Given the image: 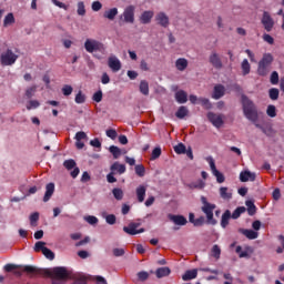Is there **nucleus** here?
<instances>
[{"mask_svg": "<svg viewBox=\"0 0 284 284\" xmlns=\"http://www.w3.org/2000/svg\"><path fill=\"white\" fill-rule=\"evenodd\" d=\"M23 272L34 274L36 276H49V278H58L59 281H68V278H70V273H68V268L64 266H57L50 271L48 268H38L32 265H27L23 267Z\"/></svg>", "mask_w": 284, "mask_h": 284, "instance_id": "f257e3e1", "label": "nucleus"}, {"mask_svg": "<svg viewBox=\"0 0 284 284\" xmlns=\"http://www.w3.org/2000/svg\"><path fill=\"white\" fill-rule=\"evenodd\" d=\"M242 108L244 112V116L254 123L255 128L262 130L264 134H267V131L263 128V125L256 123L258 121V110L256 109V104L247 95L242 94Z\"/></svg>", "mask_w": 284, "mask_h": 284, "instance_id": "f03ea898", "label": "nucleus"}, {"mask_svg": "<svg viewBox=\"0 0 284 284\" xmlns=\"http://www.w3.org/2000/svg\"><path fill=\"white\" fill-rule=\"evenodd\" d=\"M201 203H202L201 210L203 214H205L206 216L207 225H216L219 223V221L214 219V211L216 210V204L207 202V197L203 195L201 196Z\"/></svg>", "mask_w": 284, "mask_h": 284, "instance_id": "7ed1b4c3", "label": "nucleus"}, {"mask_svg": "<svg viewBox=\"0 0 284 284\" xmlns=\"http://www.w3.org/2000/svg\"><path fill=\"white\" fill-rule=\"evenodd\" d=\"M272 63H274V57L272 53H264L257 64L258 77H267V74H270V70L272 69Z\"/></svg>", "mask_w": 284, "mask_h": 284, "instance_id": "20e7f679", "label": "nucleus"}, {"mask_svg": "<svg viewBox=\"0 0 284 284\" xmlns=\"http://www.w3.org/2000/svg\"><path fill=\"white\" fill-rule=\"evenodd\" d=\"M84 50L90 54L93 52H105V44L94 39H87L84 42Z\"/></svg>", "mask_w": 284, "mask_h": 284, "instance_id": "39448f33", "label": "nucleus"}, {"mask_svg": "<svg viewBox=\"0 0 284 284\" xmlns=\"http://www.w3.org/2000/svg\"><path fill=\"white\" fill-rule=\"evenodd\" d=\"M17 59H19V55L17 53L12 52V49H7L0 55V63L3 67L14 65V63H17Z\"/></svg>", "mask_w": 284, "mask_h": 284, "instance_id": "423d86ee", "label": "nucleus"}, {"mask_svg": "<svg viewBox=\"0 0 284 284\" xmlns=\"http://www.w3.org/2000/svg\"><path fill=\"white\" fill-rule=\"evenodd\" d=\"M206 119L210 121V123H212V125L214 128H216L217 130L223 128V125L225 124V115L222 113H214V112H209L206 114Z\"/></svg>", "mask_w": 284, "mask_h": 284, "instance_id": "0eeeda50", "label": "nucleus"}, {"mask_svg": "<svg viewBox=\"0 0 284 284\" xmlns=\"http://www.w3.org/2000/svg\"><path fill=\"white\" fill-rule=\"evenodd\" d=\"M139 227H141L140 222H130L128 226H123V232H125V234H129V236H136V234H143V232H145V229Z\"/></svg>", "mask_w": 284, "mask_h": 284, "instance_id": "6e6552de", "label": "nucleus"}, {"mask_svg": "<svg viewBox=\"0 0 284 284\" xmlns=\"http://www.w3.org/2000/svg\"><path fill=\"white\" fill-rule=\"evenodd\" d=\"M261 23L266 32H272V30H274V19L270 16V12H263Z\"/></svg>", "mask_w": 284, "mask_h": 284, "instance_id": "1a4fd4ad", "label": "nucleus"}, {"mask_svg": "<svg viewBox=\"0 0 284 284\" xmlns=\"http://www.w3.org/2000/svg\"><path fill=\"white\" fill-rule=\"evenodd\" d=\"M134 6H129L124 9L121 19H124L125 23H134Z\"/></svg>", "mask_w": 284, "mask_h": 284, "instance_id": "9d476101", "label": "nucleus"}, {"mask_svg": "<svg viewBox=\"0 0 284 284\" xmlns=\"http://www.w3.org/2000/svg\"><path fill=\"white\" fill-rule=\"evenodd\" d=\"M209 62L215 68V70L223 69V60H221V55L214 51L210 54Z\"/></svg>", "mask_w": 284, "mask_h": 284, "instance_id": "9b49d317", "label": "nucleus"}, {"mask_svg": "<svg viewBox=\"0 0 284 284\" xmlns=\"http://www.w3.org/2000/svg\"><path fill=\"white\" fill-rule=\"evenodd\" d=\"M108 65L112 70V72H119V70H121V60L112 55L108 60Z\"/></svg>", "mask_w": 284, "mask_h": 284, "instance_id": "f8f14e48", "label": "nucleus"}, {"mask_svg": "<svg viewBox=\"0 0 284 284\" xmlns=\"http://www.w3.org/2000/svg\"><path fill=\"white\" fill-rule=\"evenodd\" d=\"M225 97V87L223 84H216L213 89L212 99L219 101V99H223Z\"/></svg>", "mask_w": 284, "mask_h": 284, "instance_id": "ddd939ff", "label": "nucleus"}, {"mask_svg": "<svg viewBox=\"0 0 284 284\" xmlns=\"http://www.w3.org/2000/svg\"><path fill=\"white\" fill-rule=\"evenodd\" d=\"M240 181L242 183H247V181H256V174L250 171H242L240 173Z\"/></svg>", "mask_w": 284, "mask_h": 284, "instance_id": "4468645a", "label": "nucleus"}, {"mask_svg": "<svg viewBox=\"0 0 284 284\" xmlns=\"http://www.w3.org/2000/svg\"><path fill=\"white\" fill-rule=\"evenodd\" d=\"M155 19L162 28H168L170 26V18L164 12L158 13Z\"/></svg>", "mask_w": 284, "mask_h": 284, "instance_id": "2eb2a0df", "label": "nucleus"}, {"mask_svg": "<svg viewBox=\"0 0 284 284\" xmlns=\"http://www.w3.org/2000/svg\"><path fill=\"white\" fill-rule=\"evenodd\" d=\"M52 194H54V183L50 182L45 185V193L43 196V202L48 203L50 199H52Z\"/></svg>", "mask_w": 284, "mask_h": 284, "instance_id": "dca6fc26", "label": "nucleus"}, {"mask_svg": "<svg viewBox=\"0 0 284 284\" xmlns=\"http://www.w3.org/2000/svg\"><path fill=\"white\" fill-rule=\"evenodd\" d=\"M230 219H232V212L230 210H226L222 214L221 222H220V225L223 230H225L227 225H230Z\"/></svg>", "mask_w": 284, "mask_h": 284, "instance_id": "f3484780", "label": "nucleus"}, {"mask_svg": "<svg viewBox=\"0 0 284 284\" xmlns=\"http://www.w3.org/2000/svg\"><path fill=\"white\" fill-rule=\"evenodd\" d=\"M240 234H243L250 241H254L255 239H258V232L253 231V230H247V229H240L239 230Z\"/></svg>", "mask_w": 284, "mask_h": 284, "instance_id": "a211bd4d", "label": "nucleus"}, {"mask_svg": "<svg viewBox=\"0 0 284 284\" xmlns=\"http://www.w3.org/2000/svg\"><path fill=\"white\" fill-rule=\"evenodd\" d=\"M170 221L175 225H187V219L183 215H169Z\"/></svg>", "mask_w": 284, "mask_h": 284, "instance_id": "6ab92c4d", "label": "nucleus"}, {"mask_svg": "<svg viewBox=\"0 0 284 284\" xmlns=\"http://www.w3.org/2000/svg\"><path fill=\"white\" fill-rule=\"evenodd\" d=\"M145 192H148V189L144 185L136 187L135 194L138 196L139 203H143V201H145Z\"/></svg>", "mask_w": 284, "mask_h": 284, "instance_id": "aec40b11", "label": "nucleus"}, {"mask_svg": "<svg viewBox=\"0 0 284 284\" xmlns=\"http://www.w3.org/2000/svg\"><path fill=\"white\" fill-rule=\"evenodd\" d=\"M199 276V271L196 268L189 270L182 275L183 281H192Z\"/></svg>", "mask_w": 284, "mask_h": 284, "instance_id": "412c9836", "label": "nucleus"}, {"mask_svg": "<svg viewBox=\"0 0 284 284\" xmlns=\"http://www.w3.org/2000/svg\"><path fill=\"white\" fill-rule=\"evenodd\" d=\"M153 17H154L153 11H144L140 17V21L145 26L152 21Z\"/></svg>", "mask_w": 284, "mask_h": 284, "instance_id": "4be33fe9", "label": "nucleus"}, {"mask_svg": "<svg viewBox=\"0 0 284 284\" xmlns=\"http://www.w3.org/2000/svg\"><path fill=\"white\" fill-rule=\"evenodd\" d=\"M170 274H172V271L170 270V267L164 266V267H160L155 271V276L158 278H163L165 276H170Z\"/></svg>", "mask_w": 284, "mask_h": 284, "instance_id": "5701e85b", "label": "nucleus"}, {"mask_svg": "<svg viewBox=\"0 0 284 284\" xmlns=\"http://www.w3.org/2000/svg\"><path fill=\"white\" fill-rule=\"evenodd\" d=\"M175 68L176 70H179L180 72H183L184 70L187 69V59L185 58H179L175 61Z\"/></svg>", "mask_w": 284, "mask_h": 284, "instance_id": "b1692460", "label": "nucleus"}, {"mask_svg": "<svg viewBox=\"0 0 284 284\" xmlns=\"http://www.w3.org/2000/svg\"><path fill=\"white\" fill-rule=\"evenodd\" d=\"M111 172H118V174H125V164H121L119 162H114L111 168Z\"/></svg>", "mask_w": 284, "mask_h": 284, "instance_id": "393cba45", "label": "nucleus"}, {"mask_svg": "<svg viewBox=\"0 0 284 284\" xmlns=\"http://www.w3.org/2000/svg\"><path fill=\"white\" fill-rule=\"evenodd\" d=\"M203 187H205V182L203 180H197L196 182L187 184L189 190H203Z\"/></svg>", "mask_w": 284, "mask_h": 284, "instance_id": "a878e982", "label": "nucleus"}, {"mask_svg": "<svg viewBox=\"0 0 284 284\" xmlns=\"http://www.w3.org/2000/svg\"><path fill=\"white\" fill-rule=\"evenodd\" d=\"M175 100L178 103H187V93L183 90H180L175 93Z\"/></svg>", "mask_w": 284, "mask_h": 284, "instance_id": "bb28decb", "label": "nucleus"}, {"mask_svg": "<svg viewBox=\"0 0 284 284\" xmlns=\"http://www.w3.org/2000/svg\"><path fill=\"white\" fill-rule=\"evenodd\" d=\"M116 14H119V9L112 8L104 12L103 17L104 19H109L110 21H114Z\"/></svg>", "mask_w": 284, "mask_h": 284, "instance_id": "cd10ccee", "label": "nucleus"}, {"mask_svg": "<svg viewBox=\"0 0 284 284\" xmlns=\"http://www.w3.org/2000/svg\"><path fill=\"white\" fill-rule=\"evenodd\" d=\"M241 69H242L243 77H247V74H250L252 70V65H250V61H247V59H244L242 61Z\"/></svg>", "mask_w": 284, "mask_h": 284, "instance_id": "c85d7f7f", "label": "nucleus"}, {"mask_svg": "<svg viewBox=\"0 0 284 284\" xmlns=\"http://www.w3.org/2000/svg\"><path fill=\"white\" fill-rule=\"evenodd\" d=\"M190 114V110H187V106H180L178 111L175 112L176 119H185Z\"/></svg>", "mask_w": 284, "mask_h": 284, "instance_id": "c756f323", "label": "nucleus"}, {"mask_svg": "<svg viewBox=\"0 0 284 284\" xmlns=\"http://www.w3.org/2000/svg\"><path fill=\"white\" fill-rule=\"evenodd\" d=\"M140 92L141 94H143L144 97H148L150 94V83H148V81L142 80L140 82Z\"/></svg>", "mask_w": 284, "mask_h": 284, "instance_id": "7c9ffc66", "label": "nucleus"}, {"mask_svg": "<svg viewBox=\"0 0 284 284\" xmlns=\"http://www.w3.org/2000/svg\"><path fill=\"white\" fill-rule=\"evenodd\" d=\"M220 196L224 201H230L232 199V192L227 191V186L220 187Z\"/></svg>", "mask_w": 284, "mask_h": 284, "instance_id": "2f4dec72", "label": "nucleus"}, {"mask_svg": "<svg viewBox=\"0 0 284 284\" xmlns=\"http://www.w3.org/2000/svg\"><path fill=\"white\" fill-rule=\"evenodd\" d=\"M245 206H240L236 207L233 213H231V219H233L234 221H236V219H241V214H245Z\"/></svg>", "mask_w": 284, "mask_h": 284, "instance_id": "473e14b6", "label": "nucleus"}, {"mask_svg": "<svg viewBox=\"0 0 284 284\" xmlns=\"http://www.w3.org/2000/svg\"><path fill=\"white\" fill-rule=\"evenodd\" d=\"M14 13L10 12L4 17L3 28H8V26H12L14 23Z\"/></svg>", "mask_w": 284, "mask_h": 284, "instance_id": "72a5a7b5", "label": "nucleus"}, {"mask_svg": "<svg viewBox=\"0 0 284 284\" xmlns=\"http://www.w3.org/2000/svg\"><path fill=\"white\" fill-rule=\"evenodd\" d=\"M245 205L247 207V214L248 216H254L256 214V205L252 201H246Z\"/></svg>", "mask_w": 284, "mask_h": 284, "instance_id": "f704fd0d", "label": "nucleus"}, {"mask_svg": "<svg viewBox=\"0 0 284 284\" xmlns=\"http://www.w3.org/2000/svg\"><path fill=\"white\" fill-rule=\"evenodd\" d=\"M112 194H113L115 201H123L124 193H123L122 189L114 187L112 190Z\"/></svg>", "mask_w": 284, "mask_h": 284, "instance_id": "c9c22d12", "label": "nucleus"}, {"mask_svg": "<svg viewBox=\"0 0 284 284\" xmlns=\"http://www.w3.org/2000/svg\"><path fill=\"white\" fill-rule=\"evenodd\" d=\"M281 94V91L276 88H272L268 90V97L271 101H278V95Z\"/></svg>", "mask_w": 284, "mask_h": 284, "instance_id": "e433bc0d", "label": "nucleus"}, {"mask_svg": "<svg viewBox=\"0 0 284 284\" xmlns=\"http://www.w3.org/2000/svg\"><path fill=\"white\" fill-rule=\"evenodd\" d=\"M199 103L202 104V106L205 110H212V102H210V99H207V98H199Z\"/></svg>", "mask_w": 284, "mask_h": 284, "instance_id": "4c0bfd02", "label": "nucleus"}, {"mask_svg": "<svg viewBox=\"0 0 284 284\" xmlns=\"http://www.w3.org/2000/svg\"><path fill=\"white\" fill-rule=\"evenodd\" d=\"M109 152L112 153L113 159H119V156H121V149H119L116 145H111L109 148Z\"/></svg>", "mask_w": 284, "mask_h": 284, "instance_id": "58836bf2", "label": "nucleus"}, {"mask_svg": "<svg viewBox=\"0 0 284 284\" xmlns=\"http://www.w3.org/2000/svg\"><path fill=\"white\" fill-rule=\"evenodd\" d=\"M72 92H74V88H72V85L64 84L62 87V94H63V97H70V94H72Z\"/></svg>", "mask_w": 284, "mask_h": 284, "instance_id": "ea45409f", "label": "nucleus"}, {"mask_svg": "<svg viewBox=\"0 0 284 284\" xmlns=\"http://www.w3.org/2000/svg\"><path fill=\"white\" fill-rule=\"evenodd\" d=\"M75 103H78L79 105H81L82 103H85V94H83V91H79L75 94V99H74Z\"/></svg>", "mask_w": 284, "mask_h": 284, "instance_id": "a19ab883", "label": "nucleus"}, {"mask_svg": "<svg viewBox=\"0 0 284 284\" xmlns=\"http://www.w3.org/2000/svg\"><path fill=\"white\" fill-rule=\"evenodd\" d=\"M63 165H64L65 170H74L77 168V162L74 160L70 159V160H65L63 162Z\"/></svg>", "mask_w": 284, "mask_h": 284, "instance_id": "79ce46f5", "label": "nucleus"}, {"mask_svg": "<svg viewBox=\"0 0 284 284\" xmlns=\"http://www.w3.org/2000/svg\"><path fill=\"white\" fill-rule=\"evenodd\" d=\"M42 254H43V256H45V258H48L49 261H54V256H55V255H54V252H52V250L45 247V248H43Z\"/></svg>", "mask_w": 284, "mask_h": 284, "instance_id": "37998d69", "label": "nucleus"}, {"mask_svg": "<svg viewBox=\"0 0 284 284\" xmlns=\"http://www.w3.org/2000/svg\"><path fill=\"white\" fill-rule=\"evenodd\" d=\"M161 146H156L153 149L152 153H151V161H156V159H159L161 156Z\"/></svg>", "mask_w": 284, "mask_h": 284, "instance_id": "c03bdc74", "label": "nucleus"}, {"mask_svg": "<svg viewBox=\"0 0 284 284\" xmlns=\"http://www.w3.org/2000/svg\"><path fill=\"white\" fill-rule=\"evenodd\" d=\"M41 105V103L39 102V100H30L27 104V110H37V108H39Z\"/></svg>", "mask_w": 284, "mask_h": 284, "instance_id": "a18cd8bd", "label": "nucleus"}, {"mask_svg": "<svg viewBox=\"0 0 284 284\" xmlns=\"http://www.w3.org/2000/svg\"><path fill=\"white\" fill-rule=\"evenodd\" d=\"M236 254H239L240 258H248L250 254L247 253V251H243V247L241 246H236L235 248Z\"/></svg>", "mask_w": 284, "mask_h": 284, "instance_id": "49530a36", "label": "nucleus"}, {"mask_svg": "<svg viewBox=\"0 0 284 284\" xmlns=\"http://www.w3.org/2000/svg\"><path fill=\"white\" fill-rule=\"evenodd\" d=\"M36 92H37V85H32L26 90L24 94H26L27 99H32L33 95L36 94Z\"/></svg>", "mask_w": 284, "mask_h": 284, "instance_id": "de8ad7c7", "label": "nucleus"}, {"mask_svg": "<svg viewBox=\"0 0 284 284\" xmlns=\"http://www.w3.org/2000/svg\"><path fill=\"white\" fill-rule=\"evenodd\" d=\"M174 152H175V154H185V152H186L185 144L179 143L178 145H175Z\"/></svg>", "mask_w": 284, "mask_h": 284, "instance_id": "09e8293b", "label": "nucleus"}, {"mask_svg": "<svg viewBox=\"0 0 284 284\" xmlns=\"http://www.w3.org/2000/svg\"><path fill=\"white\" fill-rule=\"evenodd\" d=\"M267 116H271V119H274L276 116V106L273 104H270L266 109Z\"/></svg>", "mask_w": 284, "mask_h": 284, "instance_id": "8fccbe9b", "label": "nucleus"}, {"mask_svg": "<svg viewBox=\"0 0 284 284\" xmlns=\"http://www.w3.org/2000/svg\"><path fill=\"white\" fill-rule=\"evenodd\" d=\"M79 17H85V3L83 1L78 2V10Z\"/></svg>", "mask_w": 284, "mask_h": 284, "instance_id": "3c124183", "label": "nucleus"}, {"mask_svg": "<svg viewBox=\"0 0 284 284\" xmlns=\"http://www.w3.org/2000/svg\"><path fill=\"white\" fill-rule=\"evenodd\" d=\"M212 256L217 260L221 258V247L217 244L212 247Z\"/></svg>", "mask_w": 284, "mask_h": 284, "instance_id": "603ef678", "label": "nucleus"}, {"mask_svg": "<svg viewBox=\"0 0 284 284\" xmlns=\"http://www.w3.org/2000/svg\"><path fill=\"white\" fill-rule=\"evenodd\" d=\"M135 174L138 176H145V166L143 164L135 165Z\"/></svg>", "mask_w": 284, "mask_h": 284, "instance_id": "864d4df0", "label": "nucleus"}, {"mask_svg": "<svg viewBox=\"0 0 284 284\" xmlns=\"http://www.w3.org/2000/svg\"><path fill=\"white\" fill-rule=\"evenodd\" d=\"M34 252H42L43 253V250H45V242H42V241H39L34 244V247H33Z\"/></svg>", "mask_w": 284, "mask_h": 284, "instance_id": "5fc2aeb1", "label": "nucleus"}, {"mask_svg": "<svg viewBox=\"0 0 284 284\" xmlns=\"http://www.w3.org/2000/svg\"><path fill=\"white\" fill-rule=\"evenodd\" d=\"M270 81H271L272 85H278V72L277 71H273L271 73Z\"/></svg>", "mask_w": 284, "mask_h": 284, "instance_id": "6e6d98bb", "label": "nucleus"}, {"mask_svg": "<svg viewBox=\"0 0 284 284\" xmlns=\"http://www.w3.org/2000/svg\"><path fill=\"white\" fill-rule=\"evenodd\" d=\"M213 176L216 178L217 183H225V175H223L219 170L213 172Z\"/></svg>", "mask_w": 284, "mask_h": 284, "instance_id": "4d7b16f0", "label": "nucleus"}, {"mask_svg": "<svg viewBox=\"0 0 284 284\" xmlns=\"http://www.w3.org/2000/svg\"><path fill=\"white\" fill-rule=\"evenodd\" d=\"M206 161H207V163H209V165H210V168H211L212 174H213L214 172H216L217 169H216V163L214 162V158H213V156H209V158H206Z\"/></svg>", "mask_w": 284, "mask_h": 284, "instance_id": "13d9d810", "label": "nucleus"}, {"mask_svg": "<svg viewBox=\"0 0 284 284\" xmlns=\"http://www.w3.org/2000/svg\"><path fill=\"white\" fill-rule=\"evenodd\" d=\"M92 99L95 101V103H101V101H103V91L102 90H99L97 91Z\"/></svg>", "mask_w": 284, "mask_h": 284, "instance_id": "bf43d9fd", "label": "nucleus"}, {"mask_svg": "<svg viewBox=\"0 0 284 284\" xmlns=\"http://www.w3.org/2000/svg\"><path fill=\"white\" fill-rule=\"evenodd\" d=\"M27 265L24 266H19V265H16V264H6L4 265V271L7 272H12L13 270H19V267H22V270L26 267Z\"/></svg>", "mask_w": 284, "mask_h": 284, "instance_id": "052dcab7", "label": "nucleus"}, {"mask_svg": "<svg viewBox=\"0 0 284 284\" xmlns=\"http://www.w3.org/2000/svg\"><path fill=\"white\" fill-rule=\"evenodd\" d=\"M85 221L89 223V225H97V223H99V219L94 215L87 216Z\"/></svg>", "mask_w": 284, "mask_h": 284, "instance_id": "680f3d73", "label": "nucleus"}, {"mask_svg": "<svg viewBox=\"0 0 284 284\" xmlns=\"http://www.w3.org/2000/svg\"><path fill=\"white\" fill-rule=\"evenodd\" d=\"M105 222L109 224V225H114V223H116V215L114 214H109L105 216Z\"/></svg>", "mask_w": 284, "mask_h": 284, "instance_id": "e2e57ef3", "label": "nucleus"}, {"mask_svg": "<svg viewBox=\"0 0 284 284\" xmlns=\"http://www.w3.org/2000/svg\"><path fill=\"white\" fill-rule=\"evenodd\" d=\"M106 136H109V139H112V141H114L116 136H119V134L116 133V130L109 129L106 130Z\"/></svg>", "mask_w": 284, "mask_h": 284, "instance_id": "0e129e2a", "label": "nucleus"}, {"mask_svg": "<svg viewBox=\"0 0 284 284\" xmlns=\"http://www.w3.org/2000/svg\"><path fill=\"white\" fill-rule=\"evenodd\" d=\"M138 278L139 281H148V278H150V273L141 271L138 273Z\"/></svg>", "mask_w": 284, "mask_h": 284, "instance_id": "69168bd1", "label": "nucleus"}, {"mask_svg": "<svg viewBox=\"0 0 284 284\" xmlns=\"http://www.w3.org/2000/svg\"><path fill=\"white\" fill-rule=\"evenodd\" d=\"M195 227H201L203 225H205V217L204 216H200L197 219H195V222L193 224Z\"/></svg>", "mask_w": 284, "mask_h": 284, "instance_id": "338daca9", "label": "nucleus"}, {"mask_svg": "<svg viewBox=\"0 0 284 284\" xmlns=\"http://www.w3.org/2000/svg\"><path fill=\"white\" fill-rule=\"evenodd\" d=\"M93 12H99V10H101V8H103V4L100 1H94L92 2L91 6Z\"/></svg>", "mask_w": 284, "mask_h": 284, "instance_id": "774afa93", "label": "nucleus"}]
</instances>
